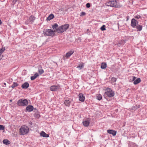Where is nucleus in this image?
Returning <instances> with one entry per match:
<instances>
[{"instance_id": "36", "label": "nucleus", "mask_w": 147, "mask_h": 147, "mask_svg": "<svg viewBox=\"0 0 147 147\" xmlns=\"http://www.w3.org/2000/svg\"><path fill=\"white\" fill-rule=\"evenodd\" d=\"M86 6L88 8H89L90 7V4L89 3H88L86 4Z\"/></svg>"}, {"instance_id": "24", "label": "nucleus", "mask_w": 147, "mask_h": 147, "mask_svg": "<svg viewBox=\"0 0 147 147\" xmlns=\"http://www.w3.org/2000/svg\"><path fill=\"white\" fill-rule=\"evenodd\" d=\"M136 28L137 29V31H140L142 29V26L140 25H138L136 26Z\"/></svg>"}, {"instance_id": "3", "label": "nucleus", "mask_w": 147, "mask_h": 147, "mask_svg": "<svg viewBox=\"0 0 147 147\" xmlns=\"http://www.w3.org/2000/svg\"><path fill=\"white\" fill-rule=\"evenodd\" d=\"M55 30H53L51 29H47L44 30L43 32L44 35L45 36H53L55 35L54 32Z\"/></svg>"}, {"instance_id": "10", "label": "nucleus", "mask_w": 147, "mask_h": 147, "mask_svg": "<svg viewBox=\"0 0 147 147\" xmlns=\"http://www.w3.org/2000/svg\"><path fill=\"white\" fill-rule=\"evenodd\" d=\"M79 100L82 102H83L85 100V98L82 93H80L79 95Z\"/></svg>"}, {"instance_id": "43", "label": "nucleus", "mask_w": 147, "mask_h": 147, "mask_svg": "<svg viewBox=\"0 0 147 147\" xmlns=\"http://www.w3.org/2000/svg\"><path fill=\"white\" fill-rule=\"evenodd\" d=\"M4 85H6V83H4Z\"/></svg>"}, {"instance_id": "29", "label": "nucleus", "mask_w": 147, "mask_h": 147, "mask_svg": "<svg viewBox=\"0 0 147 147\" xmlns=\"http://www.w3.org/2000/svg\"><path fill=\"white\" fill-rule=\"evenodd\" d=\"M105 25H103L102 27H101L100 28V29L102 31H103L105 30H106L105 29Z\"/></svg>"}, {"instance_id": "18", "label": "nucleus", "mask_w": 147, "mask_h": 147, "mask_svg": "<svg viewBox=\"0 0 147 147\" xmlns=\"http://www.w3.org/2000/svg\"><path fill=\"white\" fill-rule=\"evenodd\" d=\"M83 123L84 126L87 127L89 125L90 122L88 121H85L83 122Z\"/></svg>"}, {"instance_id": "40", "label": "nucleus", "mask_w": 147, "mask_h": 147, "mask_svg": "<svg viewBox=\"0 0 147 147\" xmlns=\"http://www.w3.org/2000/svg\"><path fill=\"white\" fill-rule=\"evenodd\" d=\"M29 123L30 125H32V123L31 122H30Z\"/></svg>"}, {"instance_id": "14", "label": "nucleus", "mask_w": 147, "mask_h": 147, "mask_svg": "<svg viewBox=\"0 0 147 147\" xmlns=\"http://www.w3.org/2000/svg\"><path fill=\"white\" fill-rule=\"evenodd\" d=\"M58 88L57 86H53L50 87V90L51 91H55Z\"/></svg>"}, {"instance_id": "21", "label": "nucleus", "mask_w": 147, "mask_h": 147, "mask_svg": "<svg viewBox=\"0 0 147 147\" xmlns=\"http://www.w3.org/2000/svg\"><path fill=\"white\" fill-rule=\"evenodd\" d=\"M140 81H141V80H140V78H138L136 80H135L134 81V84L135 85L137 84H138L140 83Z\"/></svg>"}, {"instance_id": "16", "label": "nucleus", "mask_w": 147, "mask_h": 147, "mask_svg": "<svg viewBox=\"0 0 147 147\" xmlns=\"http://www.w3.org/2000/svg\"><path fill=\"white\" fill-rule=\"evenodd\" d=\"M74 52L73 51H70L69 52H68L67 53L66 55H65V57L67 58H69L71 55Z\"/></svg>"}, {"instance_id": "4", "label": "nucleus", "mask_w": 147, "mask_h": 147, "mask_svg": "<svg viewBox=\"0 0 147 147\" xmlns=\"http://www.w3.org/2000/svg\"><path fill=\"white\" fill-rule=\"evenodd\" d=\"M17 105L20 106H26L28 104V101L27 99H20L17 102Z\"/></svg>"}, {"instance_id": "6", "label": "nucleus", "mask_w": 147, "mask_h": 147, "mask_svg": "<svg viewBox=\"0 0 147 147\" xmlns=\"http://www.w3.org/2000/svg\"><path fill=\"white\" fill-rule=\"evenodd\" d=\"M106 91L105 94L108 97H111L114 96V92L110 88H108L106 89Z\"/></svg>"}, {"instance_id": "35", "label": "nucleus", "mask_w": 147, "mask_h": 147, "mask_svg": "<svg viewBox=\"0 0 147 147\" xmlns=\"http://www.w3.org/2000/svg\"><path fill=\"white\" fill-rule=\"evenodd\" d=\"M40 115L38 113H37L36 114L35 117H36L38 118L40 117Z\"/></svg>"}, {"instance_id": "5", "label": "nucleus", "mask_w": 147, "mask_h": 147, "mask_svg": "<svg viewBox=\"0 0 147 147\" xmlns=\"http://www.w3.org/2000/svg\"><path fill=\"white\" fill-rule=\"evenodd\" d=\"M106 5L108 6H111L113 7H119V6L117 4V3L116 1H109L106 3Z\"/></svg>"}, {"instance_id": "31", "label": "nucleus", "mask_w": 147, "mask_h": 147, "mask_svg": "<svg viewBox=\"0 0 147 147\" xmlns=\"http://www.w3.org/2000/svg\"><path fill=\"white\" fill-rule=\"evenodd\" d=\"M5 129V127L2 125H0V130H4Z\"/></svg>"}, {"instance_id": "22", "label": "nucleus", "mask_w": 147, "mask_h": 147, "mask_svg": "<svg viewBox=\"0 0 147 147\" xmlns=\"http://www.w3.org/2000/svg\"><path fill=\"white\" fill-rule=\"evenodd\" d=\"M70 102L69 100H66L64 102V104L67 106H69Z\"/></svg>"}, {"instance_id": "20", "label": "nucleus", "mask_w": 147, "mask_h": 147, "mask_svg": "<svg viewBox=\"0 0 147 147\" xmlns=\"http://www.w3.org/2000/svg\"><path fill=\"white\" fill-rule=\"evenodd\" d=\"M35 17L32 16H31L29 18V20L31 22H33L35 20Z\"/></svg>"}, {"instance_id": "2", "label": "nucleus", "mask_w": 147, "mask_h": 147, "mask_svg": "<svg viewBox=\"0 0 147 147\" xmlns=\"http://www.w3.org/2000/svg\"><path fill=\"white\" fill-rule=\"evenodd\" d=\"M29 131V128L27 126L23 125L20 129L19 131L20 135H24L28 133Z\"/></svg>"}, {"instance_id": "12", "label": "nucleus", "mask_w": 147, "mask_h": 147, "mask_svg": "<svg viewBox=\"0 0 147 147\" xmlns=\"http://www.w3.org/2000/svg\"><path fill=\"white\" fill-rule=\"evenodd\" d=\"M107 132L110 134H112L113 136H115L116 134V131L113 130H108Z\"/></svg>"}, {"instance_id": "30", "label": "nucleus", "mask_w": 147, "mask_h": 147, "mask_svg": "<svg viewBox=\"0 0 147 147\" xmlns=\"http://www.w3.org/2000/svg\"><path fill=\"white\" fill-rule=\"evenodd\" d=\"M5 50V49L4 48H2L0 50V56L3 53V52Z\"/></svg>"}, {"instance_id": "7", "label": "nucleus", "mask_w": 147, "mask_h": 147, "mask_svg": "<svg viewBox=\"0 0 147 147\" xmlns=\"http://www.w3.org/2000/svg\"><path fill=\"white\" fill-rule=\"evenodd\" d=\"M138 23V21L134 19H133L131 20V25L132 27H135Z\"/></svg>"}, {"instance_id": "38", "label": "nucleus", "mask_w": 147, "mask_h": 147, "mask_svg": "<svg viewBox=\"0 0 147 147\" xmlns=\"http://www.w3.org/2000/svg\"><path fill=\"white\" fill-rule=\"evenodd\" d=\"M136 77H134L133 78V80H132V81H135V79H136Z\"/></svg>"}, {"instance_id": "8", "label": "nucleus", "mask_w": 147, "mask_h": 147, "mask_svg": "<svg viewBox=\"0 0 147 147\" xmlns=\"http://www.w3.org/2000/svg\"><path fill=\"white\" fill-rule=\"evenodd\" d=\"M34 108L33 106L31 105H29L26 107V109L28 112H31L33 111Z\"/></svg>"}, {"instance_id": "11", "label": "nucleus", "mask_w": 147, "mask_h": 147, "mask_svg": "<svg viewBox=\"0 0 147 147\" xmlns=\"http://www.w3.org/2000/svg\"><path fill=\"white\" fill-rule=\"evenodd\" d=\"M40 134L41 136L43 137L48 138L49 137V135L46 134L43 131H42Z\"/></svg>"}, {"instance_id": "44", "label": "nucleus", "mask_w": 147, "mask_h": 147, "mask_svg": "<svg viewBox=\"0 0 147 147\" xmlns=\"http://www.w3.org/2000/svg\"><path fill=\"white\" fill-rule=\"evenodd\" d=\"M118 25H119V23H118Z\"/></svg>"}, {"instance_id": "41", "label": "nucleus", "mask_w": 147, "mask_h": 147, "mask_svg": "<svg viewBox=\"0 0 147 147\" xmlns=\"http://www.w3.org/2000/svg\"><path fill=\"white\" fill-rule=\"evenodd\" d=\"M1 23H2V22H1V21L0 20V25L1 24Z\"/></svg>"}, {"instance_id": "34", "label": "nucleus", "mask_w": 147, "mask_h": 147, "mask_svg": "<svg viewBox=\"0 0 147 147\" xmlns=\"http://www.w3.org/2000/svg\"><path fill=\"white\" fill-rule=\"evenodd\" d=\"M111 80L113 82H115L116 81V79L114 78H111Z\"/></svg>"}, {"instance_id": "25", "label": "nucleus", "mask_w": 147, "mask_h": 147, "mask_svg": "<svg viewBox=\"0 0 147 147\" xmlns=\"http://www.w3.org/2000/svg\"><path fill=\"white\" fill-rule=\"evenodd\" d=\"M84 67V65L83 64H81L78 65L77 67V68H79V70H81Z\"/></svg>"}, {"instance_id": "23", "label": "nucleus", "mask_w": 147, "mask_h": 147, "mask_svg": "<svg viewBox=\"0 0 147 147\" xmlns=\"http://www.w3.org/2000/svg\"><path fill=\"white\" fill-rule=\"evenodd\" d=\"M3 143L6 145H8L10 144L9 141L5 139L3 141Z\"/></svg>"}, {"instance_id": "39", "label": "nucleus", "mask_w": 147, "mask_h": 147, "mask_svg": "<svg viewBox=\"0 0 147 147\" xmlns=\"http://www.w3.org/2000/svg\"><path fill=\"white\" fill-rule=\"evenodd\" d=\"M140 18V17H138L137 16H136V17H135V18L136 19H138L139 18Z\"/></svg>"}, {"instance_id": "42", "label": "nucleus", "mask_w": 147, "mask_h": 147, "mask_svg": "<svg viewBox=\"0 0 147 147\" xmlns=\"http://www.w3.org/2000/svg\"><path fill=\"white\" fill-rule=\"evenodd\" d=\"M12 100H10V102H12Z\"/></svg>"}, {"instance_id": "15", "label": "nucleus", "mask_w": 147, "mask_h": 147, "mask_svg": "<svg viewBox=\"0 0 147 147\" xmlns=\"http://www.w3.org/2000/svg\"><path fill=\"white\" fill-rule=\"evenodd\" d=\"M39 76V75L37 73H36L35 74L34 76H32L31 77V80H34Z\"/></svg>"}, {"instance_id": "26", "label": "nucleus", "mask_w": 147, "mask_h": 147, "mask_svg": "<svg viewBox=\"0 0 147 147\" xmlns=\"http://www.w3.org/2000/svg\"><path fill=\"white\" fill-rule=\"evenodd\" d=\"M124 43L125 41L124 40H121V41H120L119 43H118L117 45L118 47H120L121 45H123V43Z\"/></svg>"}, {"instance_id": "13", "label": "nucleus", "mask_w": 147, "mask_h": 147, "mask_svg": "<svg viewBox=\"0 0 147 147\" xmlns=\"http://www.w3.org/2000/svg\"><path fill=\"white\" fill-rule=\"evenodd\" d=\"M54 17V15L53 14H51L46 19V21H50L51 20L53 19Z\"/></svg>"}, {"instance_id": "27", "label": "nucleus", "mask_w": 147, "mask_h": 147, "mask_svg": "<svg viewBox=\"0 0 147 147\" xmlns=\"http://www.w3.org/2000/svg\"><path fill=\"white\" fill-rule=\"evenodd\" d=\"M18 84L15 82H14L13 84L11 86V87L12 88H14L15 87L18 86Z\"/></svg>"}, {"instance_id": "28", "label": "nucleus", "mask_w": 147, "mask_h": 147, "mask_svg": "<svg viewBox=\"0 0 147 147\" xmlns=\"http://www.w3.org/2000/svg\"><path fill=\"white\" fill-rule=\"evenodd\" d=\"M102 98V97L101 95L100 94H99L97 96V99L99 100H101Z\"/></svg>"}, {"instance_id": "32", "label": "nucleus", "mask_w": 147, "mask_h": 147, "mask_svg": "<svg viewBox=\"0 0 147 147\" xmlns=\"http://www.w3.org/2000/svg\"><path fill=\"white\" fill-rule=\"evenodd\" d=\"M38 72L40 74H42L43 73L44 71L43 69H41L39 70L38 71Z\"/></svg>"}, {"instance_id": "33", "label": "nucleus", "mask_w": 147, "mask_h": 147, "mask_svg": "<svg viewBox=\"0 0 147 147\" xmlns=\"http://www.w3.org/2000/svg\"><path fill=\"white\" fill-rule=\"evenodd\" d=\"M86 15V13L84 12H82L81 13V15H80V16H85Z\"/></svg>"}, {"instance_id": "37", "label": "nucleus", "mask_w": 147, "mask_h": 147, "mask_svg": "<svg viewBox=\"0 0 147 147\" xmlns=\"http://www.w3.org/2000/svg\"><path fill=\"white\" fill-rule=\"evenodd\" d=\"M18 0H13V3H14V4L16 2V1H18Z\"/></svg>"}, {"instance_id": "19", "label": "nucleus", "mask_w": 147, "mask_h": 147, "mask_svg": "<svg viewBox=\"0 0 147 147\" xmlns=\"http://www.w3.org/2000/svg\"><path fill=\"white\" fill-rule=\"evenodd\" d=\"M52 28L53 29H55V30H55V32H56V30H57L58 28V25L57 24H55L53 25Z\"/></svg>"}, {"instance_id": "9", "label": "nucleus", "mask_w": 147, "mask_h": 147, "mask_svg": "<svg viewBox=\"0 0 147 147\" xmlns=\"http://www.w3.org/2000/svg\"><path fill=\"white\" fill-rule=\"evenodd\" d=\"M29 86V84L27 82H26L22 86V88L23 89H27Z\"/></svg>"}, {"instance_id": "1", "label": "nucleus", "mask_w": 147, "mask_h": 147, "mask_svg": "<svg viewBox=\"0 0 147 147\" xmlns=\"http://www.w3.org/2000/svg\"><path fill=\"white\" fill-rule=\"evenodd\" d=\"M69 24H65L59 26L56 31L58 33H62L65 31L69 28Z\"/></svg>"}, {"instance_id": "17", "label": "nucleus", "mask_w": 147, "mask_h": 147, "mask_svg": "<svg viewBox=\"0 0 147 147\" xmlns=\"http://www.w3.org/2000/svg\"><path fill=\"white\" fill-rule=\"evenodd\" d=\"M107 67V64L105 63H102L101 64V68L102 69H105Z\"/></svg>"}]
</instances>
